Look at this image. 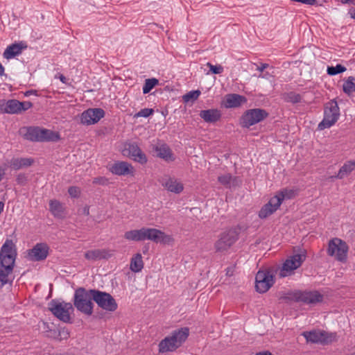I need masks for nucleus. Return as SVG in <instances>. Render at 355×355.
<instances>
[{
    "label": "nucleus",
    "mask_w": 355,
    "mask_h": 355,
    "mask_svg": "<svg viewBox=\"0 0 355 355\" xmlns=\"http://www.w3.org/2000/svg\"><path fill=\"white\" fill-rule=\"evenodd\" d=\"M17 257L15 245L12 240L7 239L3 244L0 250V282L3 286L8 282L12 275Z\"/></svg>",
    "instance_id": "f257e3e1"
},
{
    "label": "nucleus",
    "mask_w": 355,
    "mask_h": 355,
    "mask_svg": "<svg viewBox=\"0 0 355 355\" xmlns=\"http://www.w3.org/2000/svg\"><path fill=\"white\" fill-rule=\"evenodd\" d=\"M189 334L187 327H182L174 330L171 334L163 339L159 344V352H173L187 340Z\"/></svg>",
    "instance_id": "f03ea898"
},
{
    "label": "nucleus",
    "mask_w": 355,
    "mask_h": 355,
    "mask_svg": "<svg viewBox=\"0 0 355 355\" xmlns=\"http://www.w3.org/2000/svg\"><path fill=\"white\" fill-rule=\"evenodd\" d=\"M93 289L86 290L84 288H78L74 293L73 304L80 312L90 315L93 313L94 293Z\"/></svg>",
    "instance_id": "7ed1b4c3"
},
{
    "label": "nucleus",
    "mask_w": 355,
    "mask_h": 355,
    "mask_svg": "<svg viewBox=\"0 0 355 355\" xmlns=\"http://www.w3.org/2000/svg\"><path fill=\"white\" fill-rule=\"evenodd\" d=\"M285 302H296L306 304L315 305L323 300V295L317 291H295L285 294L282 297Z\"/></svg>",
    "instance_id": "20e7f679"
},
{
    "label": "nucleus",
    "mask_w": 355,
    "mask_h": 355,
    "mask_svg": "<svg viewBox=\"0 0 355 355\" xmlns=\"http://www.w3.org/2000/svg\"><path fill=\"white\" fill-rule=\"evenodd\" d=\"M307 343L328 345L338 341L336 332H329L320 329H313L302 333Z\"/></svg>",
    "instance_id": "39448f33"
},
{
    "label": "nucleus",
    "mask_w": 355,
    "mask_h": 355,
    "mask_svg": "<svg viewBox=\"0 0 355 355\" xmlns=\"http://www.w3.org/2000/svg\"><path fill=\"white\" fill-rule=\"evenodd\" d=\"M49 309L60 321L66 323L71 322V314L73 311L71 303L60 300H52L49 303Z\"/></svg>",
    "instance_id": "423d86ee"
},
{
    "label": "nucleus",
    "mask_w": 355,
    "mask_h": 355,
    "mask_svg": "<svg viewBox=\"0 0 355 355\" xmlns=\"http://www.w3.org/2000/svg\"><path fill=\"white\" fill-rule=\"evenodd\" d=\"M239 232L236 228H230L221 232L214 243L218 252H227L239 239Z\"/></svg>",
    "instance_id": "0eeeda50"
},
{
    "label": "nucleus",
    "mask_w": 355,
    "mask_h": 355,
    "mask_svg": "<svg viewBox=\"0 0 355 355\" xmlns=\"http://www.w3.org/2000/svg\"><path fill=\"white\" fill-rule=\"evenodd\" d=\"M292 191L286 189L280 191L277 195L273 196L270 199L268 203L262 207L259 212V216L261 218H266L272 214L281 205L284 198H290Z\"/></svg>",
    "instance_id": "6e6552de"
},
{
    "label": "nucleus",
    "mask_w": 355,
    "mask_h": 355,
    "mask_svg": "<svg viewBox=\"0 0 355 355\" xmlns=\"http://www.w3.org/2000/svg\"><path fill=\"white\" fill-rule=\"evenodd\" d=\"M348 250V245L340 239L334 238L329 241L327 254L338 261H347Z\"/></svg>",
    "instance_id": "1a4fd4ad"
},
{
    "label": "nucleus",
    "mask_w": 355,
    "mask_h": 355,
    "mask_svg": "<svg viewBox=\"0 0 355 355\" xmlns=\"http://www.w3.org/2000/svg\"><path fill=\"white\" fill-rule=\"evenodd\" d=\"M340 110L337 102L331 100L326 103L324 111V118L318 124V129L322 130L331 127L338 119Z\"/></svg>",
    "instance_id": "9d476101"
},
{
    "label": "nucleus",
    "mask_w": 355,
    "mask_h": 355,
    "mask_svg": "<svg viewBox=\"0 0 355 355\" xmlns=\"http://www.w3.org/2000/svg\"><path fill=\"white\" fill-rule=\"evenodd\" d=\"M268 114L264 110L255 108L247 110L241 116V124L242 127L250 128L257 124L268 116Z\"/></svg>",
    "instance_id": "9b49d317"
},
{
    "label": "nucleus",
    "mask_w": 355,
    "mask_h": 355,
    "mask_svg": "<svg viewBox=\"0 0 355 355\" xmlns=\"http://www.w3.org/2000/svg\"><path fill=\"white\" fill-rule=\"evenodd\" d=\"M92 293H94V301L99 307L112 312L117 309V303L110 293L95 289H93Z\"/></svg>",
    "instance_id": "f8f14e48"
},
{
    "label": "nucleus",
    "mask_w": 355,
    "mask_h": 355,
    "mask_svg": "<svg viewBox=\"0 0 355 355\" xmlns=\"http://www.w3.org/2000/svg\"><path fill=\"white\" fill-rule=\"evenodd\" d=\"M304 260V254H296L291 256L284 263L279 275L281 277H285L291 275L295 270L302 265Z\"/></svg>",
    "instance_id": "ddd939ff"
},
{
    "label": "nucleus",
    "mask_w": 355,
    "mask_h": 355,
    "mask_svg": "<svg viewBox=\"0 0 355 355\" xmlns=\"http://www.w3.org/2000/svg\"><path fill=\"white\" fill-rule=\"evenodd\" d=\"M257 291L263 293L268 291L274 284V275L270 271L259 270L255 277Z\"/></svg>",
    "instance_id": "4468645a"
},
{
    "label": "nucleus",
    "mask_w": 355,
    "mask_h": 355,
    "mask_svg": "<svg viewBox=\"0 0 355 355\" xmlns=\"http://www.w3.org/2000/svg\"><path fill=\"white\" fill-rule=\"evenodd\" d=\"M105 114L101 108H89L81 114L80 121L84 125H93L103 118Z\"/></svg>",
    "instance_id": "2eb2a0df"
},
{
    "label": "nucleus",
    "mask_w": 355,
    "mask_h": 355,
    "mask_svg": "<svg viewBox=\"0 0 355 355\" xmlns=\"http://www.w3.org/2000/svg\"><path fill=\"white\" fill-rule=\"evenodd\" d=\"M49 248L44 243H37L28 252V258L32 261H40L46 259L49 254Z\"/></svg>",
    "instance_id": "dca6fc26"
},
{
    "label": "nucleus",
    "mask_w": 355,
    "mask_h": 355,
    "mask_svg": "<svg viewBox=\"0 0 355 355\" xmlns=\"http://www.w3.org/2000/svg\"><path fill=\"white\" fill-rule=\"evenodd\" d=\"M145 240H150L155 243H168L172 241L171 236L164 232L155 229L144 227Z\"/></svg>",
    "instance_id": "f3484780"
},
{
    "label": "nucleus",
    "mask_w": 355,
    "mask_h": 355,
    "mask_svg": "<svg viewBox=\"0 0 355 355\" xmlns=\"http://www.w3.org/2000/svg\"><path fill=\"white\" fill-rule=\"evenodd\" d=\"M123 154L131 157L133 160L140 163L147 162L146 155L141 151L136 143H129L125 144L123 150Z\"/></svg>",
    "instance_id": "a211bd4d"
},
{
    "label": "nucleus",
    "mask_w": 355,
    "mask_h": 355,
    "mask_svg": "<svg viewBox=\"0 0 355 355\" xmlns=\"http://www.w3.org/2000/svg\"><path fill=\"white\" fill-rule=\"evenodd\" d=\"M110 171L116 175H133L135 169L130 164L126 162L118 161L110 166Z\"/></svg>",
    "instance_id": "6ab92c4d"
},
{
    "label": "nucleus",
    "mask_w": 355,
    "mask_h": 355,
    "mask_svg": "<svg viewBox=\"0 0 355 355\" xmlns=\"http://www.w3.org/2000/svg\"><path fill=\"white\" fill-rule=\"evenodd\" d=\"M112 256V252L106 249H94L85 253V258L90 261L107 259Z\"/></svg>",
    "instance_id": "aec40b11"
},
{
    "label": "nucleus",
    "mask_w": 355,
    "mask_h": 355,
    "mask_svg": "<svg viewBox=\"0 0 355 355\" xmlns=\"http://www.w3.org/2000/svg\"><path fill=\"white\" fill-rule=\"evenodd\" d=\"M161 184L167 191L176 194L180 193L184 189L183 184L174 178H163Z\"/></svg>",
    "instance_id": "412c9836"
},
{
    "label": "nucleus",
    "mask_w": 355,
    "mask_h": 355,
    "mask_svg": "<svg viewBox=\"0 0 355 355\" xmlns=\"http://www.w3.org/2000/svg\"><path fill=\"white\" fill-rule=\"evenodd\" d=\"M19 101L15 99L0 101V110L8 114L20 113Z\"/></svg>",
    "instance_id": "4be33fe9"
},
{
    "label": "nucleus",
    "mask_w": 355,
    "mask_h": 355,
    "mask_svg": "<svg viewBox=\"0 0 355 355\" xmlns=\"http://www.w3.org/2000/svg\"><path fill=\"white\" fill-rule=\"evenodd\" d=\"M27 48V45L21 42L19 43L12 44L8 46L3 52V57L7 60L12 59L15 56L21 53L24 49Z\"/></svg>",
    "instance_id": "5701e85b"
},
{
    "label": "nucleus",
    "mask_w": 355,
    "mask_h": 355,
    "mask_svg": "<svg viewBox=\"0 0 355 355\" xmlns=\"http://www.w3.org/2000/svg\"><path fill=\"white\" fill-rule=\"evenodd\" d=\"M246 101L245 97L241 95L236 94H227L225 96L224 106L226 108L238 107L245 103Z\"/></svg>",
    "instance_id": "b1692460"
},
{
    "label": "nucleus",
    "mask_w": 355,
    "mask_h": 355,
    "mask_svg": "<svg viewBox=\"0 0 355 355\" xmlns=\"http://www.w3.org/2000/svg\"><path fill=\"white\" fill-rule=\"evenodd\" d=\"M49 210L58 218H64L67 214L64 205L57 200L49 201Z\"/></svg>",
    "instance_id": "393cba45"
},
{
    "label": "nucleus",
    "mask_w": 355,
    "mask_h": 355,
    "mask_svg": "<svg viewBox=\"0 0 355 355\" xmlns=\"http://www.w3.org/2000/svg\"><path fill=\"white\" fill-rule=\"evenodd\" d=\"M200 116L207 123H215L220 119L221 113L217 109H209L200 111Z\"/></svg>",
    "instance_id": "a878e982"
},
{
    "label": "nucleus",
    "mask_w": 355,
    "mask_h": 355,
    "mask_svg": "<svg viewBox=\"0 0 355 355\" xmlns=\"http://www.w3.org/2000/svg\"><path fill=\"white\" fill-rule=\"evenodd\" d=\"M155 151L159 157L166 161H173L174 159L170 148L165 144L157 145L155 147Z\"/></svg>",
    "instance_id": "bb28decb"
},
{
    "label": "nucleus",
    "mask_w": 355,
    "mask_h": 355,
    "mask_svg": "<svg viewBox=\"0 0 355 355\" xmlns=\"http://www.w3.org/2000/svg\"><path fill=\"white\" fill-rule=\"evenodd\" d=\"M355 169V161L350 160L345 162L340 168L336 178L343 179L348 176Z\"/></svg>",
    "instance_id": "cd10ccee"
},
{
    "label": "nucleus",
    "mask_w": 355,
    "mask_h": 355,
    "mask_svg": "<svg viewBox=\"0 0 355 355\" xmlns=\"http://www.w3.org/2000/svg\"><path fill=\"white\" fill-rule=\"evenodd\" d=\"M130 270L134 272H140L144 268V262L141 254H136L130 261Z\"/></svg>",
    "instance_id": "c85d7f7f"
},
{
    "label": "nucleus",
    "mask_w": 355,
    "mask_h": 355,
    "mask_svg": "<svg viewBox=\"0 0 355 355\" xmlns=\"http://www.w3.org/2000/svg\"><path fill=\"white\" fill-rule=\"evenodd\" d=\"M33 163V160L28 158H15L10 162V166L15 169L18 170L22 167L29 166Z\"/></svg>",
    "instance_id": "c756f323"
},
{
    "label": "nucleus",
    "mask_w": 355,
    "mask_h": 355,
    "mask_svg": "<svg viewBox=\"0 0 355 355\" xmlns=\"http://www.w3.org/2000/svg\"><path fill=\"white\" fill-rule=\"evenodd\" d=\"M41 141H56L60 139L58 133L54 132L51 130L40 128Z\"/></svg>",
    "instance_id": "7c9ffc66"
},
{
    "label": "nucleus",
    "mask_w": 355,
    "mask_h": 355,
    "mask_svg": "<svg viewBox=\"0 0 355 355\" xmlns=\"http://www.w3.org/2000/svg\"><path fill=\"white\" fill-rule=\"evenodd\" d=\"M25 138L28 140L33 141H42L40 128H29L25 134Z\"/></svg>",
    "instance_id": "2f4dec72"
},
{
    "label": "nucleus",
    "mask_w": 355,
    "mask_h": 355,
    "mask_svg": "<svg viewBox=\"0 0 355 355\" xmlns=\"http://www.w3.org/2000/svg\"><path fill=\"white\" fill-rule=\"evenodd\" d=\"M236 180V177H233L230 173H225L218 177V181L224 187L230 188L234 184Z\"/></svg>",
    "instance_id": "473e14b6"
},
{
    "label": "nucleus",
    "mask_w": 355,
    "mask_h": 355,
    "mask_svg": "<svg viewBox=\"0 0 355 355\" xmlns=\"http://www.w3.org/2000/svg\"><path fill=\"white\" fill-rule=\"evenodd\" d=\"M343 91L347 94L355 92V77L349 76L343 84Z\"/></svg>",
    "instance_id": "72a5a7b5"
},
{
    "label": "nucleus",
    "mask_w": 355,
    "mask_h": 355,
    "mask_svg": "<svg viewBox=\"0 0 355 355\" xmlns=\"http://www.w3.org/2000/svg\"><path fill=\"white\" fill-rule=\"evenodd\" d=\"M48 336L58 340H62L68 338L69 333L67 329H61L58 332L55 330L51 331Z\"/></svg>",
    "instance_id": "f704fd0d"
},
{
    "label": "nucleus",
    "mask_w": 355,
    "mask_h": 355,
    "mask_svg": "<svg viewBox=\"0 0 355 355\" xmlns=\"http://www.w3.org/2000/svg\"><path fill=\"white\" fill-rule=\"evenodd\" d=\"M284 99L288 103H297L301 101L302 96L297 93L290 92L284 94Z\"/></svg>",
    "instance_id": "c9c22d12"
},
{
    "label": "nucleus",
    "mask_w": 355,
    "mask_h": 355,
    "mask_svg": "<svg viewBox=\"0 0 355 355\" xmlns=\"http://www.w3.org/2000/svg\"><path fill=\"white\" fill-rule=\"evenodd\" d=\"M201 92L200 90L190 91L182 96L184 103L193 102L200 96Z\"/></svg>",
    "instance_id": "e433bc0d"
},
{
    "label": "nucleus",
    "mask_w": 355,
    "mask_h": 355,
    "mask_svg": "<svg viewBox=\"0 0 355 355\" xmlns=\"http://www.w3.org/2000/svg\"><path fill=\"white\" fill-rule=\"evenodd\" d=\"M347 70L346 67L338 64L336 66L328 67L327 69V74L329 76H335L340 73H343Z\"/></svg>",
    "instance_id": "4c0bfd02"
},
{
    "label": "nucleus",
    "mask_w": 355,
    "mask_h": 355,
    "mask_svg": "<svg viewBox=\"0 0 355 355\" xmlns=\"http://www.w3.org/2000/svg\"><path fill=\"white\" fill-rule=\"evenodd\" d=\"M158 84V80L156 78H148L146 79L143 86V93L148 94L150 90Z\"/></svg>",
    "instance_id": "58836bf2"
},
{
    "label": "nucleus",
    "mask_w": 355,
    "mask_h": 355,
    "mask_svg": "<svg viewBox=\"0 0 355 355\" xmlns=\"http://www.w3.org/2000/svg\"><path fill=\"white\" fill-rule=\"evenodd\" d=\"M154 113V110L152 108H144L141 109L139 112H137L134 117L135 118H139V117H148L149 116L152 115Z\"/></svg>",
    "instance_id": "ea45409f"
},
{
    "label": "nucleus",
    "mask_w": 355,
    "mask_h": 355,
    "mask_svg": "<svg viewBox=\"0 0 355 355\" xmlns=\"http://www.w3.org/2000/svg\"><path fill=\"white\" fill-rule=\"evenodd\" d=\"M124 238L128 241H138L136 230L126 232L124 234Z\"/></svg>",
    "instance_id": "a19ab883"
},
{
    "label": "nucleus",
    "mask_w": 355,
    "mask_h": 355,
    "mask_svg": "<svg viewBox=\"0 0 355 355\" xmlns=\"http://www.w3.org/2000/svg\"><path fill=\"white\" fill-rule=\"evenodd\" d=\"M207 66L214 74H220L223 72V67L221 65H213L210 62H207Z\"/></svg>",
    "instance_id": "79ce46f5"
},
{
    "label": "nucleus",
    "mask_w": 355,
    "mask_h": 355,
    "mask_svg": "<svg viewBox=\"0 0 355 355\" xmlns=\"http://www.w3.org/2000/svg\"><path fill=\"white\" fill-rule=\"evenodd\" d=\"M68 193L71 198H78L80 193V189L78 187H70L68 189Z\"/></svg>",
    "instance_id": "37998d69"
},
{
    "label": "nucleus",
    "mask_w": 355,
    "mask_h": 355,
    "mask_svg": "<svg viewBox=\"0 0 355 355\" xmlns=\"http://www.w3.org/2000/svg\"><path fill=\"white\" fill-rule=\"evenodd\" d=\"M19 104H20L19 105L20 112H21L22 111H26L33 106L32 103H31L29 101H24V102L19 101Z\"/></svg>",
    "instance_id": "c03bdc74"
},
{
    "label": "nucleus",
    "mask_w": 355,
    "mask_h": 355,
    "mask_svg": "<svg viewBox=\"0 0 355 355\" xmlns=\"http://www.w3.org/2000/svg\"><path fill=\"white\" fill-rule=\"evenodd\" d=\"M137 236L138 238V241H141L145 240V232L144 227H142L139 230H136Z\"/></svg>",
    "instance_id": "a18cd8bd"
},
{
    "label": "nucleus",
    "mask_w": 355,
    "mask_h": 355,
    "mask_svg": "<svg viewBox=\"0 0 355 355\" xmlns=\"http://www.w3.org/2000/svg\"><path fill=\"white\" fill-rule=\"evenodd\" d=\"M268 67V64L263 63L261 64L260 66H258L257 69L261 72L263 71Z\"/></svg>",
    "instance_id": "49530a36"
},
{
    "label": "nucleus",
    "mask_w": 355,
    "mask_h": 355,
    "mask_svg": "<svg viewBox=\"0 0 355 355\" xmlns=\"http://www.w3.org/2000/svg\"><path fill=\"white\" fill-rule=\"evenodd\" d=\"M348 15L352 19H355V9H349L348 11Z\"/></svg>",
    "instance_id": "de8ad7c7"
},
{
    "label": "nucleus",
    "mask_w": 355,
    "mask_h": 355,
    "mask_svg": "<svg viewBox=\"0 0 355 355\" xmlns=\"http://www.w3.org/2000/svg\"><path fill=\"white\" fill-rule=\"evenodd\" d=\"M36 94H37V91L36 90L31 89V90L26 91L25 92V96H28L33 95V94L36 95Z\"/></svg>",
    "instance_id": "09e8293b"
},
{
    "label": "nucleus",
    "mask_w": 355,
    "mask_h": 355,
    "mask_svg": "<svg viewBox=\"0 0 355 355\" xmlns=\"http://www.w3.org/2000/svg\"><path fill=\"white\" fill-rule=\"evenodd\" d=\"M103 180L102 178H96L94 179L93 182L95 184H101V181Z\"/></svg>",
    "instance_id": "8fccbe9b"
},
{
    "label": "nucleus",
    "mask_w": 355,
    "mask_h": 355,
    "mask_svg": "<svg viewBox=\"0 0 355 355\" xmlns=\"http://www.w3.org/2000/svg\"><path fill=\"white\" fill-rule=\"evenodd\" d=\"M83 212L86 215H89V207H85L84 209H83Z\"/></svg>",
    "instance_id": "3c124183"
},
{
    "label": "nucleus",
    "mask_w": 355,
    "mask_h": 355,
    "mask_svg": "<svg viewBox=\"0 0 355 355\" xmlns=\"http://www.w3.org/2000/svg\"><path fill=\"white\" fill-rule=\"evenodd\" d=\"M4 73V67L0 63V76L3 75Z\"/></svg>",
    "instance_id": "603ef678"
},
{
    "label": "nucleus",
    "mask_w": 355,
    "mask_h": 355,
    "mask_svg": "<svg viewBox=\"0 0 355 355\" xmlns=\"http://www.w3.org/2000/svg\"><path fill=\"white\" fill-rule=\"evenodd\" d=\"M3 207H4V203L3 202H0V214L3 211Z\"/></svg>",
    "instance_id": "864d4df0"
},
{
    "label": "nucleus",
    "mask_w": 355,
    "mask_h": 355,
    "mask_svg": "<svg viewBox=\"0 0 355 355\" xmlns=\"http://www.w3.org/2000/svg\"><path fill=\"white\" fill-rule=\"evenodd\" d=\"M60 80L62 83H65L66 78H65L63 75H60Z\"/></svg>",
    "instance_id": "5fc2aeb1"
},
{
    "label": "nucleus",
    "mask_w": 355,
    "mask_h": 355,
    "mask_svg": "<svg viewBox=\"0 0 355 355\" xmlns=\"http://www.w3.org/2000/svg\"><path fill=\"white\" fill-rule=\"evenodd\" d=\"M340 1L343 4L348 3V2L350 1L349 0H340Z\"/></svg>",
    "instance_id": "6e6d98bb"
},
{
    "label": "nucleus",
    "mask_w": 355,
    "mask_h": 355,
    "mask_svg": "<svg viewBox=\"0 0 355 355\" xmlns=\"http://www.w3.org/2000/svg\"><path fill=\"white\" fill-rule=\"evenodd\" d=\"M350 1L348 2L349 4L355 5V0H349Z\"/></svg>",
    "instance_id": "4d7b16f0"
},
{
    "label": "nucleus",
    "mask_w": 355,
    "mask_h": 355,
    "mask_svg": "<svg viewBox=\"0 0 355 355\" xmlns=\"http://www.w3.org/2000/svg\"><path fill=\"white\" fill-rule=\"evenodd\" d=\"M232 270L230 271V269H228L227 271V275H232Z\"/></svg>",
    "instance_id": "13d9d810"
},
{
    "label": "nucleus",
    "mask_w": 355,
    "mask_h": 355,
    "mask_svg": "<svg viewBox=\"0 0 355 355\" xmlns=\"http://www.w3.org/2000/svg\"><path fill=\"white\" fill-rule=\"evenodd\" d=\"M256 355H266V352H260V353L257 354Z\"/></svg>",
    "instance_id": "bf43d9fd"
}]
</instances>
